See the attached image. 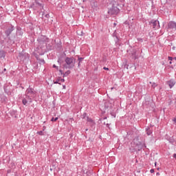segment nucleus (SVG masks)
I'll use <instances>...</instances> for the list:
<instances>
[{
    "mask_svg": "<svg viewBox=\"0 0 176 176\" xmlns=\"http://www.w3.org/2000/svg\"><path fill=\"white\" fill-rule=\"evenodd\" d=\"M37 42H38V46L37 47L38 53L40 56H43L46 53V43L50 42V38L46 36L41 35L38 37Z\"/></svg>",
    "mask_w": 176,
    "mask_h": 176,
    "instance_id": "1",
    "label": "nucleus"
},
{
    "mask_svg": "<svg viewBox=\"0 0 176 176\" xmlns=\"http://www.w3.org/2000/svg\"><path fill=\"white\" fill-rule=\"evenodd\" d=\"M14 30V26L12 24L8 25L4 30V34L6 36V38H5L4 39L6 42L8 43V45H14V41L12 40V38H10V35L13 32Z\"/></svg>",
    "mask_w": 176,
    "mask_h": 176,
    "instance_id": "2",
    "label": "nucleus"
},
{
    "mask_svg": "<svg viewBox=\"0 0 176 176\" xmlns=\"http://www.w3.org/2000/svg\"><path fill=\"white\" fill-rule=\"evenodd\" d=\"M65 67L68 69H72L75 67L76 59L74 57H66L65 59Z\"/></svg>",
    "mask_w": 176,
    "mask_h": 176,
    "instance_id": "3",
    "label": "nucleus"
},
{
    "mask_svg": "<svg viewBox=\"0 0 176 176\" xmlns=\"http://www.w3.org/2000/svg\"><path fill=\"white\" fill-rule=\"evenodd\" d=\"M18 60H20L21 63H28L30 60V55L27 53L21 52L19 54Z\"/></svg>",
    "mask_w": 176,
    "mask_h": 176,
    "instance_id": "4",
    "label": "nucleus"
},
{
    "mask_svg": "<svg viewBox=\"0 0 176 176\" xmlns=\"http://www.w3.org/2000/svg\"><path fill=\"white\" fill-rule=\"evenodd\" d=\"M119 12H120V10L115 6V5H113L112 7L108 10V14H110V16H116Z\"/></svg>",
    "mask_w": 176,
    "mask_h": 176,
    "instance_id": "5",
    "label": "nucleus"
},
{
    "mask_svg": "<svg viewBox=\"0 0 176 176\" xmlns=\"http://www.w3.org/2000/svg\"><path fill=\"white\" fill-rule=\"evenodd\" d=\"M30 8H32L34 10H38V9L41 10V9H43V4L38 3V0H34L31 4Z\"/></svg>",
    "mask_w": 176,
    "mask_h": 176,
    "instance_id": "6",
    "label": "nucleus"
},
{
    "mask_svg": "<svg viewBox=\"0 0 176 176\" xmlns=\"http://www.w3.org/2000/svg\"><path fill=\"white\" fill-rule=\"evenodd\" d=\"M149 25H151V27H153L154 30H159L160 27L159 21L155 19L151 20V21H149Z\"/></svg>",
    "mask_w": 176,
    "mask_h": 176,
    "instance_id": "7",
    "label": "nucleus"
},
{
    "mask_svg": "<svg viewBox=\"0 0 176 176\" xmlns=\"http://www.w3.org/2000/svg\"><path fill=\"white\" fill-rule=\"evenodd\" d=\"M32 96H30L29 95H25V98L22 100V104L23 105H27V104H31L32 102V98H31Z\"/></svg>",
    "mask_w": 176,
    "mask_h": 176,
    "instance_id": "8",
    "label": "nucleus"
},
{
    "mask_svg": "<svg viewBox=\"0 0 176 176\" xmlns=\"http://www.w3.org/2000/svg\"><path fill=\"white\" fill-rule=\"evenodd\" d=\"M135 145L137 144H144L145 143V138L142 136H137L133 140Z\"/></svg>",
    "mask_w": 176,
    "mask_h": 176,
    "instance_id": "9",
    "label": "nucleus"
},
{
    "mask_svg": "<svg viewBox=\"0 0 176 176\" xmlns=\"http://www.w3.org/2000/svg\"><path fill=\"white\" fill-rule=\"evenodd\" d=\"M25 95L30 96V97H35V91L31 88V86H29V88L26 89Z\"/></svg>",
    "mask_w": 176,
    "mask_h": 176,
    "instance_id": "10",
    "label": "nucleus"
},
{
    "mask_svg": "<svg viewBox=\"0 0 176 176\" xmlns=\"http://www.w3.org/2000/svg\"><path fill=\"white\" fill-rule=\"evenodd\" d=\"M168 30H174L176 31V22L170 21L168 23Z\"/></svg>",
    "mask_w": 176,
    "mask_h": 176,
    "instance_id": "11",
    "label": "nucleus"
},
{
    "mask_svg": "<svg viewBox=\"0 0 176 176\" xmlns=\"http://www.w3.org/2000/svg\"><path fill=\"white\" fill-rule=\"evenodd\" d=\"M135 146L138 149V151L144 149V148H146V145L145 144V142L144 143H138V144H135Z\"/></svg>",
    "mask_w": 176,
    "mask_h": 176,
    "instance_id": "12",
    "label": "nucleus"
},
{
    "mask_svg": "<svg viewBox=\"0 0 176 176\" xmlns=\"http://www.w3.org/2000/svg\"><path fill=\"white\" fill-rule=\"evenodd\" d=\"M167 141H168V142L170 144H171L172 145H174V144H176V140H174V138L173 137H168L166 138Z\"/></svg>",
    "mask_w": 176,
    "mask_h": 176,
    "instance_id": "13",
    "label": "nucleus"
},
{
    "mask_svg": "<svg viewBox=\"0 0 176 176\" xmlns=\"http://www.w3.org/2000/svg\"><path fill=\"white\" fill-rule=\"evenodd\" d=\"M170 89H173V87H174V86L175 85V81L174 80H170L169 81L167 82Z\"/></svg>",
    "mask_w": 176,
    "mask_h": 176,
    "instance_id": "14",
    "label": "nucleus"
},
{
    "mask_svg": "<svg viewBox=\"0 0 176 176\" xmlns=\"http://www.w3.org/2000/svg\"><path fill=\"white\" fill-rule=\"evenodd\" d=\"M45 49H46V52L53 50V45L52 44H47V43H45Z\"/></svg>",
    "mask_w": 176,
    "mask_h": 176,
    "instance_id": "15",
    "label": "nucleus"
},
{
    "mask_svg": "<svg viewBox=\"0 0 176 176\" xmlns=\"http://www.w3.org/2000/svg\"><path fill=\"white\" fill-rule=\"evenodd\" d=\"M131 58H133V60H137L138 58L137 51H135V50H133L131 52Z\"/></svg>",
    "mask_w": 176,
    "mask_h": 176,
    "instance_id": "16",
    "label": "nucleus"
},
{
    "mask_svg": "<svg viewBox=\"0 0 176 176\" xmlns=\"http://www.w3.org/2000/svg\"><path fill=\"white\" fill-rule=\"evenodd\" d=\"M146 132L147 135H151V134H152V133H153V131H152V129H151V127L148 126L146 129Z\"/></svg>",
    "mask_w": 176,
    "mask_h": 176,
    "instance_id": "17",
    "label": "nucleus"
},
{
    "mask_svg": "<svg viewBox=\"0 0 176 176\" xmlns=\"http://www.w3.org/2000/svg\"><path fill=\"white\" fill-rule=\"evenodd\" d=\"M6 56V52L3 50H0V58H5Z\"/></svg>",
    "mask_w": 176,
    "mask_h": 176,
    "instance_id": "18",
    "label": "nucleus"
},
{
    "mask_svg": "<svg viewBox=\"0 0 176 176\" xmlns=\"http://www.w3.org/2000/svg\"><path fill=\"white\" fill-rule=\"evenodd\" d=\"M115 42L116 46H120V38H119V37H117V38L115 40Z\"/></svg>",
    "mask_w": 176,
    "mask_h": 176,
    "instance_id": "19",
    "label": "nucleus"
},
{
    "mask_svg": "<svg viewBox=\"0 0 176 176\" xmlns=\"http://www.w3.org/2000/svg\"><path fill=\"white\" fill-rule=\"evenodd\" d=\"M71 74V70H67L65 73L63 74V78H66V76H68Z\"/></svg>",
    "mask_w": 176,
    "mask_h": 176,
    "instance_id": "20",
    "label": "nucleus"
},
{
    "mask_svg": "<svg viewBox=\"0 0 176 176\" xmlns=\"http://www.w3.org/2000/svg\"><path fill=\"white\" fill-rule=\"evenodd\" d=\"M54 83L55 85H61V82H60V78H58L56 80H54Z\"/></svg>",
    "mask_w": 176,
    "mask_h": 176,
    "instance_id": "21",
    "label": "nucleus"
},
{
    "mask_svg": "<svg viewBox=\"0 0 176 176\" xmlns=\"http://www.w3.org/2000/svg\"><path fill=\"white\" fill-rule=\"evenodd\" d=\"M112 36H113V38H119V37L118 36V32H116V30H115V31L113 32V34H112Z\"/></svg>",
    "mask_w": 176,
    "mask_h": 176,
    "instance_id": "22",
    "label": "nucleus"
},
{
    "mask_svg": "<svg viewBox=\"0 0 176 176\" xmlns=\"http://www.w3.org/2000/svg\"><path fill=\"white\" fill-rule=\"evenodd\" d=\"M18 35L23 36V31H21V30L18 29Z\"/></svg>",
    "mask_w": 176,
    "mask_h": 176,
    "instance_id": "23",
    "label": "nucleus"
},
{
    "mask_svg": "<svg viewBox=\"0 0 176 176\" xmlns=\"http://www.w3.org/2000/svg\"><path fill=\"white\" fill-rule=\"evenodd\" d=\"M157 87V84L156 82H153L151 85V87H153V89H155V87Z\"/></svg>",
    "mask_w": 176,
    "mask_h": 176,
    "instance_id": "24",
    "label": "nucleus"
},
{
    "mask_svg": "<svg viewBox=\"0 0 176 176\" xmlns=\"http://www.w3.org/2000/svg\"><path fill=\"white\" fill-rule=\"evenodd\" d=\"M110 115H111V116H113V118H116V113H115V112H113V111H111V112L110 113Z\"/></svg>",
    "mask_w": 176,
    "mask_h": 176,
    "instance_id": "25",
    "label": "nucleus"
},
{
    "mask_svg": "<svg viewBox=\"0 0 176 176\" xmlns=\"http://www.w3.org/2000/svg\"><path fill=\"white\" fill-rule=\"evenodd\" d=\"M57 120H58V118H52V119H51V122H57Z\"/></svg>",
    "mask_w": 176,
    "mask_h": 176,
    "instance_id": "26",
    "label": "nucleus"
},
{
    "mask_svg": "<svg viewBox=\"0 0 176 176\" xmlns=\"http://www.w3.org/2000/svg\"><path fill=\"white\" fill-rule=\"evenodd\" d=\"M37 134H38V135H45V134L43 133V131H38Z\"/></svg>",
    "mask_w": 176,
    "mask_h": 176,
    "instance_id": "27",
    "label": "nucleus"
},
{
    "mask_svg": "<svg viewBox=\"0 0 176 176\" xmlns=\"http://www.w3.org/2000/svg\"><path fill=\"white\" fill-rule=\"evenodd\" d=\"M63 60H61V58H59L58 59V63L59 64V65H61V64H63Z\"/></svg>",
    "mask_w": 176,
    "mask_h": 176,
    "instance_id": "28",
    "label": "nucleus"
},
{
    "mask_svg": "<svg viewBox=\"0 0 176 176\" xmlns=\"http://www.w3.org/2000/svg\"><path fill=\"white\" fill-rule=\"evenodd\" d=\"M87 121L93 123V120L89 117H87Z\"/></svg>",
    "mask_w": 176,
    "mask_h": 176,
    "instance_id": "29",
    "label": "nucleus"
},
{
    "mask_svg": "<svg viewBox=\"0 0 176 176\" xmlns=\"http://www.w3.org/2000/svg\"><path fill=\"white\" fill-rule=\"evenodd\" d=\"M87 113H84L82 116V119H86V116H87Z\"/></svg>",
    "mask_w": 176,
    "mask_h": 176,
    "instance_id": "30",
    "label": "nucleus"
},
{
    "mask_svg": "<svg viewBox=\"0 0 176 176\" xmlns=\"http://www.w3.org/2000/svg\"><path fill=\"white\" fill-rule=\"evenodd\" d=\"M4 91L6 93V94H9V91H8V88L4 87Z\"/></svg>",
    "mask_w": 176,
    "mask_h": 176,
    "instance_id": "31",
    "label": "nucleus"
},
{
    "mask_svg": "<svg viewBox=\"0 0 176 176\" xmlns=\"http://www.w3.org/2000/svg\"><path fill=\"white\" fill-rule=\"evenodd\" d=\"M78 61H79L80 63H82V61H83V58L78 57Z\"/></svg>",
    "mask_w": 176,
    "mask_h": 176,
    "instance_id": "32",
    "label": "nucleus"
},
{
    "mask_svg": "<svg viewBox=\"0 0 176 176\" xmlns=\"http://www.w3.org/2000/svg\"><path fill=\"white\" fill-rule=\"evenodd\" d=\"M38 61H40V63H42L43 64H45V59H38Z\"/></svg>",
    "mask_w": 176,
    "mask_h": 176,
    "instance_id": "33",
    "label": "nucleus"
},
{
    "mask_svg": "<svg viewBox=\"0 0 176 176\" xmlns=\"http://www.w3.org/2000/svg\"><path fill=\"white\" fill-rule=\"evenodd\" d=\"M52 67H53V68H56V69L57 71H58V67L57 65H53Z\"/></svg>",
    "mask_w": 176,
    "mask_h": 176,
    "instance_id": "34",
    "label": "nucleus"
},
{
    "mask_svg": "<svg viewBox=\"0 0 176 176\" xmlns=\"http://www.w3.org/2000/svg\"><path fill=\"white\" fill-rule=\"evenodd\" d=\"M44 16L45 17H46V19H49V17H50V15L49 14H46Z\"/></svg>",
    "mask_w": 176,
    "mask_h": 176,
    "instance_id": "35",
    "label": "nucleus"
},
{
    "mask_svg": "<svg viewBox=\"0 0 176 176\" xmlns=\"http://www.w3.org/2000/svg\"><path fill=\"white\" fill-rule=\"evenodd\" d=\"M103 69H104L105 71H109V68H108L107 67H104Z\"/></svg>",
    "mask_w": 176,
    "mask_h": 176,
    "instance_id": "36",
    "label": "nucleus"
},
{
    "mask_svg": "<svg viewBox=\"0 0 176 176\" xmlns=\"http://www.w3.org/2000/svg\"><path fill=\"white\" fill-rule=\"evenodd\" d=\"M138 42H144V41L141 38H138Z\"/></svg>",
    "mask_w": 176,
    "mask_h": 176,
    "instance_id": "37",
    "label": "nucleus"
},
{
    "mask_svg": "<svg viewBox=\"0 0 176 176\" xmlns=\"http://www.w3.org/2000/svg\"><path fill=\"white\" fill-rule=\"evenodd\" d=\"M168 58L169 61H172V60H173V58L171 56H168Z\"/></svg>",
    "mask_w": 176,
    "mask_h": 176,
    "instance_id": "38",
    "label": "nucleus"
},
{
    "mask_svg": "<svg viewBox=\"0 0 176 176\" xmlns=\"http://www.w3.org/2000/svg\"><path fill=\"white\" fill-rule=\"evenodd\" d=\"M60 82H65V79L60 78Z\"/></svg>",
    "mask_w": 176,
    "mask_h": 176,
    "instance_id": "39",
    "label": "nucleus"
},
{
    "mask_svg": "<svg viewBox=\"0 0 176 176\" xmlns=\"http://www.w3.org/2000/svg\"><path fill=\"white\" fill-rule=\"evenodd\" d=\"M150 173H151V174H153V173H155V170H154V169H151V170H150Z\"/></svg>",
    "mask_w": 176,
    "mask_h": 176,
    "instance_id": "40",
    "label": "nucleus"
},
{
    "mask_svg": "<svg viewBox=\"0 0 176 176\" xmlns=\"http://www.w3.org/2000/svg\"><path fill=\"white\" fill-rule=\"evenodd\" d=\"M59 72H60V75H64V73L63 72V70L60 69Z\"/></svg>",
    "mask_w": 176,
    "mask_h": 176,
    "instance_id": "41",
    "label": "nucleus"
},
{
    "mask_svg": "<svg viewBox=\"0 0 176 176\" xmlns=\"http://www.w3.org/2000/svg\"><path fill=\"white\" fill-rule=\"evenodd\" d=\"M172 120H173V122H174V123H175V124H176V118H173Z\"/></svg>",
    "mask_w": 176,
    "mask_h": 176,
    "instance_id": "42",
    "label": "nucleus"
},
{
    "mask_svg": "<svg viewBox=\"0 0 176 176\" xmlns=\"http://www.w3.org/2000/svg\"><path fill=\"white\" fill-rule=\"evenodd\" d=\"M130 151L131 152H135V148H133V149L130 148Z\"/></svg>",
    "mask_w": 176,
    "mask_h": 176,
    "instance_id": "43",
    "label": "nucleus"
},
{
    "mask_svg": "<svg viewBox=\"0 0 176 176\" xmlns=\"http://www.w3.org/2000/svg\"><path fill=\"white\" fill-rule=\"evenodd\" d=\"M173 157H174L175 159H176V154H175V153L173 154Z\"/></svg>",
    "mask_w": 176,
    "mask_h": 176,
    "instance_id": "44",
    "label": "nucleus"
},
{
    "mask_svg": "<svg viewBox=\"0 0 176 176\" xmlns=\"http://www.w3.org/2000/svg\"><path fill=\"white\" fill-rule=\"evenodd\" d=\"M78 67H80V62H78Z\"/></svg>",
    "mask_w": 176,
    "mask_h": 176,
    "instance_id": "45",
    "label": "nucleus"
},
{
    "mask_svg": "<svg viewBox=\"0 0 176 176\" xmlns=\"http://www.w3.org/2000/svg\"><path fill=\"white\" fill-rule=\"evenodd\" d=\"M172 49H173V50H175V47L173 46V47H172Z\"/></svg>",
    "mask_w": 176,
    "mask_h": 176,
    "instance_id": "46",
    "label": "nucleus"
},
{
    "mask_svg": "<svg viewBox=\"0 0 176 176\" xmlns=\"http://www.w3.org/2000/svg\"><path fill=\"white\" fill-rule=\"evenodd\" d=\"M107 127H109V124H106Z\"/></svg>",
    "mask_w": 176,
    "mask_h": 176,
    "instance_id": "47",
    "label": "nucleus"
},
{
    "mask_svg": "<svg viewBox=\"0 0 176 176\" xmlns=\"http://www.w3.org/2000/svg\"><path fill=\"white\" fill-rule=\"evenodd\" d=\"M110 2H115V0H109Z\"/></svg>",
    "mask_w": 176,
    "mask_h": 176,
    "instance_id": "48",
    "label": "nucleus"
},
{
    "mask_svg": "<svg viewBox=\"0 0 176 176\" xmlns=\"http://www.w3.org/2000/svg\"><path fill=\"white\" fill-rule=\"evenodd\" d=\"M169 46H173V43H170Z\"/></svg>",
    "mask_w": 176,
    "mask_h": 176,
    "instance_id": "49",
    "label": "nucleus"
},
{
    "mask_svg": "<svg viewBox=\"0 0 176 176\" xmlns=\"http://www.w3.org/2000/svg\"><path fill=\"white\" fill-rule=\"evenodd\" d=\"M169 64H173V62L170 60V61L169 62Z\"/></svg>",
    "mask_w": 176,
    "mask_h": 176,
    "instance_id": "50",
    "label": "nucleus"
},
{
    "mask_svg": "<svg viewBox=\"0 0 176 176\" xmlns=\"http://www.w3.org/2000/svg\"><path fill=\"white\" fill-rule=\"evenodd\" d=\"M107 119V117L103 118V120H105Z\"/></svg>",
    "mask_w": 176,
    "mask_h": 176,
    "instance_id": "51",
    "label": "nucleus"
},
{
    "mask_svg": "<svg viewBox=\"0 0 176 176\" xmlns=\"http://www.w3.org/2000/svg\"><path fill=\"white\" fill-rule=\"evenodd\" d=\"M20 87H21V89H24V87H23V86H20Z\"/></svg>",
    "mask_w": 176,
    "mask_h": 176,
    "instance_id": "52",
    "label": "nucleus"
},
{
    "mask_svg": "<svg viewBox=\"0 0 176 176\" xmlns=\"http://www.w3.org/2000/svg\"><path fill=\"white\" fill-rule=\"evenodd\" d=\"M173 60H175V61H176V56L175 58H173Z\"/></svg>",
    "mask_w": 176,
    "mask_h": 176,
    "instance_id": "53",
    "label": "nucleus"
},
{
    "mask_svg": "<svg viewBox=\"0 0 176 176\" xmlns=\"http://www.w3.org/2000/svg\"><path fill=\"white\" fill-rule=\"evenodd\" d=\"M63 89H65V85H63Z\"/></svg>",
    "mask_w": 176,
    "mask_h": 176,
    "instance_id": "54",
    "label": "nucleus"
},
{
    "mask_svg": "<svg viewBox=\"0 0 176 176\" xmlns=\"http://www.w3.org/2000/svg\"><path fill=\"white\" fill-rule=\"evenodd\" d=\"M88 130H89L88 129H85V131H87Z\"/></svg>",
    "mask_w": 176,
    "mask_h": 176,
    "instance_id": "55",
    "label": "nucleus"
},
{
    "mask_svg": "<svg viewBox=\"0 0 176 176\" xmlns=\"http://www.w3.org/2000/svg\"><path fill=\"white\" fill-rule=\"evenodd\" d=\"M160 173H157V175H159Z\"/></svg>",
    "mask_w": 176,
    "mask_h": 176,
    "instance_id": "56",
    "label": "nucleus"
},
{
    "mask_svg": "<svg viewBox=\"0 0 176 176\" xmlns=\"http://www.w3.org/2000/svg\"><path fill=\"white\" fill-rule=\"evenodd\" d=\"M150 85H152V82H149Z\"/></svg>",
    "mask_w": 176,
    "mask_h": 176,
    "instance_id": "57",
    "label": "nucleus"
},
{
    "mask_svg": "<svg viewBox=\"0 0 176 176\" xmlns=\"http://www.w3.org/2000/svg\"><path fill=\"white\" fill-rule=\"evenodd\" d=\"M104 124L107 126V124L105 122H104Z\"/></svg>",
    "mask_w": 176,
    "mask_h": 176,
    "instance_id": "58",
    "label": "nucleus"
},
{
    "mask_svg": "<svg viewBox=\"0 0 176 176\" xmlns=\"http://www.w3.org/2000/svg\"><path fill=\"white\" fill-rule=\"evenodd\" d=\"M113 24H114V25H116V23H114Z\"/></svg>",
    "mask_w": 176,
    "mask_h": 176,
    "instance_id": "59",
    "label": "nucleus"
},
{
    "mask_svg": "<svg viewBox=\"0 0 176 176\" xmlns=\"http://www.w3.org/2000/svg\"><path fill=\"white\" fill-rule=\"evenodd\" d=\"M3 71H6V69H3Z\"/></svg>",
    "mask_w": 176,
    "mask_h": 176,
    "instance_id": "60",
    "label": "nucleus"
},
{
    "mask_svg": "<svg viewBox=\"0 0 176 176\" xmlns=\"http://www.w3.org/2000/svg\"><path fill=\"white\" fill-rule=\"evenodd\" d=\"M151 1H153V0H151Z\"/></svg>",
    "mask_w": 176,
    "mask_h": 176,
    "instance_id": "61",
    "label": "nucleus"
}]
</instances>
